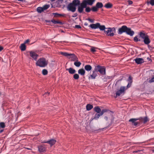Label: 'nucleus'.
<instances>
[{
    "instance_id": "nucleus-23",
    "label": "nucleus",
    "mask_w": 154,
    "mask_h": 154,
    "mask_svg": "<svg viewBox=\"0 0 154 154\" xmlns=\"http://www.w3.org/2000/svg\"><path fill=\"white\" fill-rule=\"evenodd\" d=\"M85 70L83 69H79L78 71V73L79 74L82 75H85Z\"/></svg>"
},
{
    "instance_id": "nucleus-39",
    "label": "nucleus",
    "mask_w": 154,
    "mask_h": 154,
    "mask_svg": "<svg viewBox=\"0 0 154 154\" xmlns=\"http://www.w3.org/2000/svg\"><path fill=\"white\" fill-rule=\"evenodd\" d=\"M73 78L75 79H78L79 78V75L77 74H75L73 75Z\"/></svg>"
},
{
    "instance_id": "nucleus-20",
    "label": "nucleus",
    "mask_w": 154,
    "mask_h": 154,
    "mask_svg": "<svg viewBox=\"0 0 154 154\" xmlns=\"http://www.w3.org/2000/svg\"><path fill=\"white\" fill-rule=\"evenodd\" d=\"M56 142V141L55 140L52 139L48 141L47 143L49 144L51 147Z\"/></svg>"
},
{
    "instance_id": "nucleus-59",
    "label": "nucleus",
    "mask_w": 154,
    "mask_h": 154,
    "mask_svg": "<svg viewBox=\"0 0 154 154\" xmlns=\"http://www.w3.org/2000/svg\"><path fill=\"white\" fill-rule=\"evenodd\" d=\"M4 131L3 129H1L0 130V134L2 133Z\"/></svg>"
},
{
    "instance_id": "nucleus-41",
    "label": "nucleus",
    "mask_w": 154,
    "mask_h": 154,
    "mask_svg": "<svg viewBox=\"0 0 154 154\" xmlns=\"http://www.w3.org/2000/svg\"><path fill=\"white\" fill-rule=\"evenodd\" d=\"M91 52L92 53H94L96 51L95 49V48L94 47H92L91 49Z\"/></svg>"
},
{
    "instance_id": "nucleus-27",
    "label": "nucleus",
    "mask_w": 154,
    "mask_h": 154,
    "mask_svg": "<svg viewBox=\"0 0 154 154\" xmlns=\"http://www.w3.org/2000/svg\"><path fill=\"white\" fill-rule=\"evenodd\" d=\"M51 22L54 24H60L61 25H62L63 24V23L62 22L59 21L55 20L53 19L51 20Z\"/></svg>"
},
{
    "instance_id": "nucleus-48",
    "label": "nucleus",
    "mask_w": 154,
    "mask_h": 154,
    "mask_svg": "<svg viewBox=\"0 0 154 154\" xmlns=\"http://www.w3.org/2000/svg\"><path fill=\"white\" fill-rule=\"evenodd\" d=\"M148 46V48H149V49L150 50H152V48L149 45V44L148 45H147Z\"/></svg>"
},
{
    "instance_id": "nucleus-53",
    "label": "nucleus",
    "mask_w": 154,
    "mask_h": 154,
    "mask_svg": "<svg viewBox=\"0 0 154 154\" xmlns=\"http://www.w3.org/2000/svg\"><path fill=\"white\" fill-rule=\"evenodd\" d=\"M3 49V48L2 46H0V51H1Z\"/></svg>"
},
{
    "instance_id": "nucleus-38",
    "label": "nucleus",
    "mask_w": 154,
    "mask_h": 154,
    "mask_svg": "<svg viewBox=\"0 0 154 154\" xmlns=\"http://www.w3.org/2000/svg\"><path fill=\"white\" fill-rule=\"evenodd\" d=\"M50 7V5H44L42 8L44 10H46L48 9Z\"/></svg>"
},
{
    "instance_id": "nucleus-54",
    "label": "nucleus",
    "mask_w": 154,
    "mask_h": 154,
    "mask_svg": "<svg viewBox=\"0 0 154 154\" xmlns=\"http://www.w3.org/2000/svg\"><path fill=\"white\" fill-rule=\"evenodd\" d=\"M112 78V76H107V78L108 79H110Z\"/></svg>"
},
{
    "instance_id": "nucleus-35",
    "label": "nucleus",
    "mask_w": 154,
    "mask_h": 154,
    "mask_svg": "<svg viewBox=\"0 0 154 154\" xmlns=\"http://www.w3.org/2000/svg\"><path fill=\"white\" fill-rule=\"evenodd\" d=\"M5 127V123L4 122H0V128H4Z\"/></svg>"
},
{
    "instance_id": "nucleus-49",
    "label": "nucleus",
    "mask_w": 154,
    "mask_h": 154,
    "mask_svg": "<svg viewBox=\"0 0 154 154\" xmlns=\"http://www.w3.org/2000/svg\"><path fill=\"white\" fill-rule=\"evenodd\" d=\"M128 2L129 5H131L133 3V2L131 0H128Z\"/></svg>"
},
{
    "instance_id": "nucleus-37",
    "label": "nucleus",
    "mask_w": 154,
    "mask_h": 154,
    "mask_svg": "<svg viewBox=\"0 0 154 154\" xmlns=\"http://www.w3.org/2000/svg\"><path fill=\"white\" fill-rule=\"evenodd\" d=\"M132 79L133 78L132 76L131 75H130L128 79V83H132L133 82Z\"/></svg>"
},
{
    "instance_id": "nucleus-16",
    "label": "nucleus",
    "mask_w": 154,
    "mask_h": 154,
    "mask_svg": "<svg viewBox=\"0 0 154 154\" xmlns=\"http://www.w3.org/2000/svg\"><path fill=\"white\" fill-rule=\"evenodd\" d=\"M126 33L130 36H132L134 34V31L132 30L131 28L127 27Z\"/></svg>"
},
{
    "instance_id": "nucleus-26",
    "label": "nucleus",
    "mask_w": 154,
    "mask_h": 154,
    "mask_svg": "<svg viewBox=\"0 0 154 154\" xmlns=\"http://www.w3.org/2000/svg\"><path fill=\"white\" fill-rule=\"evenodd\" d=\"M20 48L21 51H25L26 48L25 45L24 43L21 44L20 46Z\"/></svg>"
},
{
    "instance_id": "nucleus-12",
    "label": "nucleus",
    "mask_w": 154,
    "mask_h": 154,
    "mask_svg": "<svg viewBox=\"0 0 154 154\" xmlns=\"http://www.w3.org/2000/svg\"><path fill=\"white\" fill-rule=\"evenodd\" d=\"M30 56L32 59L36 61L38 57V55L35 52L32 51H29Z\"/></svg>"
},
{
    "instance_id": "nucleus-36",
    "label": "nucleus",
    "mask_w": 154,
    "mask_h": 154,
    "mask_svg": "<svg viewBox=\"0 0 154 154\" xmlns=\"http://www.w3.org/2000/svg\"><path fill=\"white\" fill-rule=\"evenodd\" d=\"M134 41L135 42H138L141 41V40L140 39H138L137 37V36H136L134 37Z\"/></svg>"
},
{
    "instance_id": "nucleus-47",
    "label": "nucleus",
    "mask_w": 154,
    "mask_h": 154,
    "mask_svg": "<svg viewBox=\"0 0 154 154\" xmlns=\"http://www.w3.org/2000/svg\"><path fill=\"white\" fill-rule=\"evenodd\" d=\"M88 20L91 23H93L94 22V20L88 18Z\"/></svg>"
},
{
    "instance_id": "nucleus-57",
    "label": "nucleus",
    "mask_w": 154,
    "mask_h": 154,
    "mask_svg": "<svg viewBox=\"0 0 154 154\" xmlns=\"http://www.w3.org/2000/svg\"><path fill=\"white\" fill-rule=\"evenodd\" d=\"M104 119L106 121L108 120V117L107 116H105L104 117Z\"/></svg>"
},
{
    "instance_id": "nucleus-29",
    "label": "nucleus",
    "mask_w": 154,
    "mask_h": 154,
    "mask_svg": "<svg viewBox=\"0 0 154 154\" xmlns=\"http://www.w3.org/2000/svg\"><path fill=\"white\" fill-rule=\"evenodd\" d=\"M85 8V11L86 12L89 13L91 11H93V7H91V8L90 7H89L88 6H86V7Z\"/></svg>"
},
{
    "instance_id": "nucleus-42",
    "label": "nucleus",
    "mask_w": 154,
    "mask_h": 154,
    "mask_svg": "<svg viewBox=\"0 0 154 154\" xmlns=\"http://www.w3.org/2000/svg\"><path fill=\"white\" fill-rule=\"evenodd\" d=\"M154 82V76L153 77H152L149 81V83H152V82Z\"/></svg>"
},
{
    "instance_id": "nucleus-61",
    "label": "nucleus",
    "mask_w": 154,
    "mask_h": 154,
    "mask_svg": "<svg viewBox=\"0 0 154 154\" xmlns=\"http://www.w3.org/2000/svg\"><path fill=\"white\" fill-rule=\"evenodd\" d=\"M147 59L149 60V61L150 60V61H152L150 59H149V57H148Z\"/></svg>"
},
{
    "instance_id": "nucleus-63",
    "label": "nucleus",
    "mask_w": 154,
    "mask_h": 154,
    "mask_svg": "<svg viewBox=\"0 0 154 154\" xmlns=\"http://www.w3.org/2000/svg\"><path fill=\"white\" fill-rule=\"evenodd\" d=\"M52 2H53L55 1V0H50Z\"/></svg>"
},
{
    "instance_id": "nucleus-17",
    "label": "nucleus",
    "mask_w": 154,
    "mask_h": 154,
    "mask_svg": "<svg viewBox=\"0 0 154 154\" xmlns=\"http://www.w3.org/2000/svg\"><path fill=\"white\" fill-rule=\"evenodd\" d=\"M38 151L40 152L45 151L46 149V148L45 147V145H40L38 146Z\"/></svg>"
},
{
    "instance_id": "nucleus-1",
    "label": "nucleus",
    "mask_w": 154,
    "mask_h": 154,
    "mask_svg": "<svg viewBox=\"0 0 154 154\" xmlns=\"http://www.w3.org/2000/svg\"><path fill=\"white\" fill-rule=\"evenodd\" d=\"M99 72L101 75H106V68L105 66L97 65L94 66V68L92 71V74L88 77L89 79H95L97 76L98 72Z\"/></svg>"
},
{
    "instance_id": "nucleus-14",
    "label": "nucleus",
    "mask_w": 154,
    "mask_h": 154,
    "mask_svg": "<svg viewBox=\"0 0 154 154\" xmlns=\"http://www.w3.org/2000/svg\"><path fill=\"white\" fill-rule=\"evenodd\" d=\"M96 0H83L82 1L87 5H92Z\"/></svg>"
},
{
    "instance_id": "nucleus-51",
    "label": "nucleus",
    "mask_w": 154,
    "mask_h": 154,
    "mask_svg": "<svg viewBox=\"0 0 154 154\" xmlns=\"http://www.w3.org/2000/svg\"><path fill=\"white\" fill-rule=\"evenodd\" d=\"M78 15V14L77 13H75L72 16V17H76Z\"/></svg>"
},
{
    "instance_id": "nucleus-52",
    "label": "nucleus",
    "mask_w": 154,
    "mask_h": 154,
    "mask_svg": "<svg viewBox=\"0 0 154 154\" xmlns=\"http://www.w3.org/2000/svg\"><path fill=\"white\" fill-rule=\"evenodd\" d=\"M45 21L46 23H50L51 22V20H45Z\"/></svg>"
},
{
    "instance_id": "nucleus-24",
    "label": "nucleus",
    "mask_w": 154,
    "mask_h": 154,
    "mask_svg": "<svg viewBox=\"0 0 154 154\" xmlns=\"http://www.w3.org/2000/svg\"><path fill=\"white\" fill-rule=\"evenodd\" d=\"M104 7L107 8H111L113 7V5L110 2H108L104 5Z\"/></svg>"
},
{
    "instance_id": "nucleus-34",
    "label": "nucleus",
    "mask_w": 154,
    "mask_h": 154,
    "mask_svg": "<svg viewBox=\"0 0 154 154\" xmlns=\"http://www.w3.org/2000/svg\"><path fill=\"white\" fill-rule=\"evenodd\" d=\"M42 73L43 75H46L48 74V71L47 69H44L42 70Z\"/></svg>"
},
{
    "instance_id": "nucleus-40",
    "label": "nucleus",
    "mask_w": 154,
    "mask_h": 154,
    "mask_svg": "<svg viewBox=\"0 0 154 154\" xmlns=\"http://www.w3.org/2000/svg\"><path fill=\"white\" fill-rule=\"evenodd\" d=\"M148 4H150L152 6H154V0H150L149 2H148Z\"/></svg>"
},
{
    "instance_id": "nucleus-13",
    "label": "nucleus",
    "mask_w": 154,
    "mask_h": 154,
    "mask_svg": "<svg viewBox=\"0 0 154 154\" xmlns=\"http://www.w3.org/2000/svg\"><path fill=\"white\" fill-rule=\"evenodd\" d=\"M127 26L123 25L122 26L121 28L119 29L118 31V33L119 34H121L124 32H125L127 29Z\"/></svg>"
},
{
    "instance_id": "nucleus-31",
    "label": "nucleus",
    "mask_w": 154,
    "mask_h": 154,
    "mask_svg": "<svg viewBox=\"0 0 154 154\" xmlns=\"http://www.w3.org/2000/svg\"><path fill=\"white\" fill-rule=\"evenodd\" d=\"M44 11L42 7H38L37 8V11L39 13H41Z\"/></svg>"
},
{
    "instance_id": "nucleus-25",
    "label": "nucleus",
    "mask_w": 154,
    "mask_h": 154,
    "mask_svg": "<svg viewBox=\"0 0 154 154\" xmlns=\"http://www.w3.org/2000/svg\"><path fill=\"white\" fill-rule=\"evenodd\" d=\"M94 110L98 113H100L101 111V109L99 106H97L94 108Z\"/></svg>"
},
{
    "instance_id": "nucleus-4",
    "label": "nucleus",
    "mask_w": 154,
    "mask_h": 154,
    "mask_svg": "<svg viewBox=\"0 0 154 154\" xmlns=\"http://www.w3.org/2000/svg\"><path fill=\"white\" fill-rule=\"evenodd\" d=\"M79 0H73L72 3H70L67 6V8L68 11L72 12H75L76 10V7L79 5Z\"/></svg>"
},
{
    "instance_id": "nucleus-22",
    "label": "nucleus",
    "mask_w": 154,
    "mask_h": 154,
    "mask_svg": "<svg viewBox=\"0 0 154 154\" xmlns=\"http://www.w3.org/2000/svg\"><path fill=\"white\" fill-rule=\"evenodd\" d=\"M84 68L86 71L89 72L92 69V67L90 65H87L85 66Z\"/></svg>"
},
{
    "instance_id": "nucleus-62",
    "label": "nucleus",
    "mask_w": 154,
    "mask_h": 154,
    "mask_svg": "<svg viewBox=\"0 0 154 154\" xmlns=\"http://www.w3.org/2000/svg\"><path fill=\"white\" fill-rule=\"evenodd\" d=\"M26 149H27L28 150H30V149H30V148H26Z\"/></svg>"
},
{
    "instance_id": "nucleus-50",
    "label": "nucleus",
    "mask_w": 154,
    "mask_h": 154,
    "mask_svg": "<svg viewBox=\"0 0 154 154\" xmlns=\"http://www.w3.org/2000/svg\"><path fill=\"white\" fill-rule=\"evenodd\" d=\"M29 42V39H27L23 43L25 45L26 44L28 43Z\"/></svg>"
},
{
    "instance_id": "nucleus-33",
    "label": "nucleus",
    "mask_w": 154,
    "mask_h": 154,
    "mask_svg": "<svg viewBox=\"0 0 154 154\" xmlns=\"http://www.w3.org/2000/svg\"><path fill=\"white\" fill-rule=\"evenodd\" d=\"M60 53L61 55L65 57L70 56V55H71L70 54H69L66 52H61Z\"/></svg>"
},
{
    "instance_id": "nucleus-6",
    "label": "nucleus",
    "mask_w": 154,
    "mask_h": 154,
    "mask_svg": "<svg viewBox=\"0 0 154 154\" xmlns=\"http://www.w3.org/2000/svg\"><path fill=\"white\" fill-rule=\"evenodd\" d=\"M36 66L41 67H44L47 66L48 64V61L44 57L40 58L36 62Z\"/></svg>"
},
{
    "instance_id": "nucleus-7",
    "label": "nucleus",
    "mask_w": 154,
    "mask_h": 154,
    "mask_svg": "<svg viewBox=\"0 0 154 154\" xmlns=\"http://www.w3.org/2000/svg\"><path fill=\"white\" fill-rule=\"evenodd\" d=\"M106 30H104V32L108 36H112L114 35V33L116 32V29L114 27L108 28L106 29Z\"/></svg>"
},
{
    "instance_id": "nucleus-45",
    "label": "nucleus",
    "mask_w": 154,
    "mask_h": 154,
    "mask_svg": "<svg viewBox=\"0 0 154 154\" xmlns=\"http://www.w3.org/2000/svg\"><path fill=\"white\" fill-rule=\"evenodd\" d=\"M49 94V93L48 92L45 93V94H43V96L44 97H46V95L48 96Z\"/></svg>"
},
{
    "instance_id": "nucleus-8",
    "label": "nucleus",
    "mask_w": 154,
    "mask_h": 154,
    "mask_svg": "<svg viewBox=\"0 0 154 154\" xmlns=\"http://www.w3.org/2000/svg\"><path fill=\"white\" fill-rule=\"evenodd\" d=\"M80 6H78V11L79 12L81 13L84 14L85 12L83 11V10L87 6L85 3L82 1L81 3H80Z\"/></svg>"
},
{
    "instance_id": "nucleus-18",
    "label": "nucleus",
    "mask_w": 154,
    "mask_h": 154,
    "mask_svg": "<svg viewBox=\"0 0 154 154\" xmlns=\"http://www.w3.org/2000/svg\"><path fill=\"white\" fill-rule=\"evenodd\" d=\"M136 63L137 64H141L144 62L143 59L142 58H137L134 60Z\"/></svg>"
},
{
    "instance_id": "nucleus-2",
    "label": "nucleus",
    "mask_w": 154,
    "mask_h": 154,
    "mask_svg": "<svg viewBox=\"0 0 154 154\" xmlns=\"http://www.w3.org/2000/svg\"><path fill=\"white\" fill-rule=\"evenodd\" d=\"M99 72L101 75H106V68L105 66L97 65L94 66V68L92 71V74L88 77L89 79H95L97 76L98 72Z\"/></svg>"
},
{
    "instance_id": "nucleus-11",
    "label": "nucleus",
    "mask_w": 154,
    "mask_h": 154,
    "mask_svg": "<svg viewBox=\"0 0 154 154\" xmlns=\"http://www.w3.org/2000/svg\"><path fill=\"white\" fill-rule=\"evenodd\" d=\"M109 111V110L107 109H103L101 112L99 114L96 113L94 117V119H98L99 117L102 116L104 113L105 112H107L108 111Z\"/></svg>"
},
{
    "instance_id": "nucleus-46",
    "label": "nucleus",
    "mask_w": 154,
    "mask_h": 154,
    "mask_svg": "<svg viewBox=\"0 0 154 154\" xmlns=\"http://www.w3.org/2000/svg\"><path fill=\"white\" fill-rule=\"evenodd\" d=\"M123 77L122 76L120 77V79L117 81V82H119L122 81L123 79Z\"/></svg>"
},
{
    "instance_id": "nucleus-15",
    "label": "nucleus",
    "mask_w": 154,
    "mask_h": 154,
    "mask_svg": "<svg viewBox=\"0 0 154 154\" xmlns=\"http://www.w3.org/2000/svg\"><path fill=\"white\" fill-rule=\"evenodd\" d=\"M71 55L69 56L70 57H68L69 59H71L72 61H78V60L77 57L74 54H70Z\"/></svg>"
},
{
    "instance_id": "nucleus-43",
    "label": "nucleus",
    "mask_w": 154,
    "mask_h": 154,
    "mask_svg": "<svg viewBox=\"0 0 154 154\" xmlns=\"http://www.w3.org/2000/svg\"><path fill=\"white\" fill-rule=\"evenodd\" d=\"M75 27L77 29H81V27L80 25H75Z\"/></svg>"
},
{
    "instance_id": "nucleus-56",
    "label": "nucleus",
    "mask_w": 154,
    "mask_h": 154,
    "mask_svg": "<svg viewBox=\"0 0 154 154\" xmlns=\"http://www.w3.org/2000/svg\"><path fill=\"white\" fill-rule=\"evenodd\" d=\"M58 13H53V14L54 15V16H56V15L58 16Z\"/></svg>"
},
{
    "instance_id": "nucleus-58",
    "label": "nucleus",
    "mask_w": 154,
    "mask_h": 154,
    "mask_svg": "<svg viewBox=\"0 0 154 154\" xmlns=\"http://www.w3.org/2000/svg\"><path fill=\"white\" fill-rule=\"evenodd\" d=\"M42 143H47V141H43L42 142Z\"/></svg>"
},
{
    "instance_id": "nucleus-55",
    "label": "nucleus",
    "mask_w": 154,
    "mask_h": 154,
    "mask_svg": "<svg viewBox=\"0 0 154 154\" xmlns=\"http://www.w3.org/2000/svg\"><path fill=\"white\" fill-rule=\"evenodd\" d=\"M64 15H65V14H59L58 15V16H64Z\"/></svg>"
},
{
    "instance_id": "nucleus-32",
    "label": "nucleus",
    "mask_w": 154,
    "mask_h": 154,
    "mask_svg": "<svg viewBox=\"0 0 154 154\" xmlns=\"http://www.w3.org/2000/svg\"><path fill=\"white\" fill-rule=\"evenodd\" d=\"M74 65L77 67H79L81 64V63L79 61H76L74 63Z\"/></svg>"
},
{
    "instance_id": "nucleus-30",
    "label": "nucleus",
    "mask_w": 154,
    "mask_h": 154,
    "mask_svg": "<svg viewBox=\"0 0 154 154\" xmlns=\"http://www.w3.org/2000/svg\"><path fill=\"white\" fill-rule=\"evenodd\" d=\"M98 28L100 29V30H105V29H106L104 25H100V23H99V26Z\"/></svg>"
},
{
    "instance_id": "nucleus-19",
    "label": "nucleus",
    "mask_w": 154,
    "mask_h": 154,
    "mask_svg": "<svg viewBox=\"0 0 154 154\" xmlns=\"http://www.w3.org/2000/svg\"><path fill=\"white\" fill-rule=\"evenodd\" d=\"M99 26V23H97L95 24H90L89 26V27H90L92 29H97Z\"/></svg>"
},
{
    "instance_id": "nucleus-44",
    "label": "nucleus",
    "mask_w": 154,
    "mask_h": 154,
    "mask_svg": "<svg viewBox=\"0 0 154 154\" xmlns=\"http://www.w3.org/2000/svg\"><path fill=\"white\" fill-rule=\"evenodd\" d=\"M131 83H128V84L126 87L127 88H125V89H126V90L127 89L130 88L131 86Z\"/></svg>"
},
{
    "instance_id": "nucleus-5",
    "label": "nucleus",
    "mask_w": 154,
    "mask_h": 154,
    "mask_svg": "<svg viewBox=\"0 0 154 154\" xmlns=\"http://www.w3.org/2000/svg\"><path fill=\"white\" fill-rule=\"evenodd\" d=\"M138 35H139V38L143 39V42L145 45H148L149 44L151 40L147 33H146L144 31H142L139 32Z\"/></svg>"
},
{
    "instance_id": "nucleus-9",
    "label": "nucleus",
    "mask_w": 154,
    "mask_h": 154,
    "mask_svg": "<svg viewBox=\"0 0 154 154\" xmlns=\"http://www.w3.org/2000/svg\"><path fill=\"white\" fill-rule=\"evenodd\" d=\"M103 7V5L101 2H97L95 6H93L92 10L93 12H97L99 8H101Z\"/></svg>"
},
{
    "instance_id": "nucleus-10",
    "label": "nucleus",
    "mask_w": 154,
    "mask_h": 154,
    "mask_svg": "<svg viewBox=\"0 0 154 154\" xmlns=\"http://www.w3.org/2000/svg\"><path fill=\"white\" fill-rule=\"evenodd\" d=\"M125 87L122 86L121 87L119 90L116 93V97L119 96L122 94H124L125 93Z\"/></svg>"
},
{
    "instance_id": "nucleus-21",
    "label": "nucleus",
    "mask_w": 154,
    "mask_h": 154,
    "mask_svg": "<svg viewBox=\"0 0 154 154\" xmlns=\"http://www.w3.org/2000/svg\"><path fill=\"white\" fill-rule=\"evenodd\" d=\"M66 70L67 71H68L69 73L70 74H74L76 72L75 70L71 67L68 69H66Z\"/></svg>"
},
{
    "instance_id": "nucleus-28",
    "label": "nucleus",
    "mask_w": 154,
    "mask_h": 154,
    "mask_svg": "<svg viewBox=\"0 0 154 154\" xmlns=\"http://www.w3.org/2000/svg\"><path fill=\"white\" fill-rule=\"evenodd\" d=\"M86 110L88 111H89L93 108L92 105L90 104H88L86 106Z\"/></svg>"
},
{
    "instance_id": "nucleus-3",
    "label": "nucleus",
    "mask_w": 154,
    "mask_h": 154,
    "mask_svg": "<svg viewBox=\"0 0 154 154\" xmlns=\"http://www.w3.org/2000/svg\"><path fill=\"white\" fill-rule=\"evenodd\" d=\"M149 120L146 116L144 118L140 117L139 118H132L129 120V122H131L132 125L135 126H139L143 122L145 124Z\"/></svg>"
},
{
    "instance_id": "nucleus-60",
    "label": "nucleus",
    "mask_w": 154,
    "mask_h": 154,
    "mask_svg": "<svg viewBox=\"0 0 154 154\" xmlns=\"http://www.w3.org/2000/svg\"><path fill=\"white\" fill-rule=\"evenodd\" d=\"M84 24L85 26H87L88 25V23L87 22L85 23Z\"/></svg>"
}]
</instances>
